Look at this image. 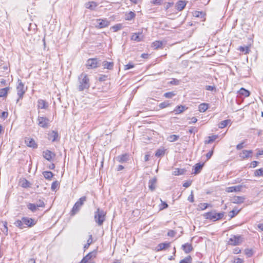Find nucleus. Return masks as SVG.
Here are the masks:
<instances>
[{"label":"nucleus","instance_id":"0eeeda50","mask_svg":"<svg viewBox=\"0 0 263 263\" xmlns=\"http://www.w3.org/2000/svg\"><path fill=\"white\" fill-rule=\"evenodd\" d=\"M18 84L16 87V89H17V93L19 97V98L17 99V102L20 99H22L23 98V95L26 91V89H25V87H24V85L22 83V82L21 80H18Z\"/></svg>","mask_w":263,"mask_h":263},{"label":"nucleus","instance_id":"bb28decb","mask_svg":"<svg viewBox=\"0 0 263 263\" xmlns=\"http://www.w3.org/2000/svg\"><path fill=\"white\" fill-rule=\"evenodd\" d=\"M27 145L29 147H36L37 145L35 143V141L32 139L28 138L25 140Z\"/></svg>","mask_w":263,"mask_h":263},{"label":"nucleus","instance_id":"5701e85b","mask_svg":"<svg viewBox=\"0 0 263 263\" xmlns=\"http://www.w3.org/2000/svg\"><path fill=\"white\" fill-rule=\"evenodd\" d=\"M102 66L104 69H112L114 66V63L104 61L102 63Z\"/></svg>","mask_w":263,"mask_h":263},{"label":"nucleus","instance_id":"37998d69","mask_svg":"<svg viewBox=\"0 0 263 263\" xmlns=\"http://www.w3.org/2000/svg\"><path fill=\"white\" fill-rule=\"evenodd\" d=\"M135 17V14L134 12L132 11H130L128 13L126 14L125 19L126 20H132L133 18Z\"/></svg>","mask_w":263,"mask_h":263},{"label":"nucleus","instance_id":"8fccbe9b","mask_svg":"<svg viewBox=\"0 0 263 263\" xmlns=\"http://www.w3.org/2000/svg\"><path fill=\"white\" fill-rule=\"evenodd\" d=\"M240 210H233L229 213V216L231 218L234 217L235 215H236L239 212Z\"/></svg>","mask_w":263,"mask_h":263},{"label":"nucleus","instance_id":"79ce46f5","mask_svg":"<svg viewBox=\"0 0 263 263\" xmlns=\"http://www.w3.org/2000/svg\"><path fill=\"white\" fill-rule=\"evenodd\" d=\"M170 105H171V103L169 102V101H164L163 102L161 103L159 105V107L161 109H163L164 108L168 107L169 106H170Z\"/></svg>","mask_w":263,"mask_h":263},{"label":"nucleus","instance_id":"e2e57ef3","mask_svg":"<svg viewBox=\"0 0 263 263\" xmlns=\"http://www.w3.org/2000/svg\"><path fill=\"white\" fill-rule=\"evenodd\" d=\"M244 143H245L244 142H241L239 144H237L236 146V149L237 150H240V149H242L244 147V145H243Z\"/></svg>","mask_w":263,"mask_h":263},{"label":"nucleus","instance_id":"6ab92c4d","mask_svg":"<svg viewBox=\"0 0 263 263\" xmlns=\"http://www.w3.org/2000/svg\"><path fill=\"white\" fill-rule=\"evenodd\" d=\"M117 160L120 163L127 162L128 159V155L127 154L118 156L117 157Z\"/></svg>","mask_w":263,"mask_h":263},{"label":"nucleus","instance_id":"49530a36","mask_svg":"<svg viewBox=\"0 0 263 263\" xmlns=\"http://www.w3.org/2000/svg\"><path fill=\"white\" fill-rule=\"evenodd\" d=\"M176 95V93L174 91L165 92L163 96L166 98H172Z\"/></svg>","mask_w":263,"mask_h":263},{"label":"nucleus","instance_id":"a211bd4d","mask_svg":"<svg viewBox=\"0 0 263 263\" xmlns=\"http://www.w3.org/2000/svg\"><path fill=\"white\" fill-rule=\"evenodd\" d=\"M242 187L241 185L230 186L226 188V192L228 193L240 191Z\"/></svg>","mask_w":263,"mask_h":263},{"label":"nucleus","instance_id":"4c0bfd02","mask_svg":"<svg viewBox=\"0 0 263 263\" xmlns=\"http://www.w3.org/2000/svg\"><path fill=\"white\" fill-rule=\"evenodd\" d=\"M185 170L184 169L176 168L173 172V175L178 176L180 175H183L184 174Z\"/></svg>","mask_w":263,"mask_h":263},{"label":"nucleus","instance_id":"ea45409f","mask_svg":"<svg viewBox=\"0 0 263 263\" xmlns=\"http://www.w3.org/2000/svg\"><path fill=\"white\" fill-rule=\"evenodd\" d=\"M192 258L191 256H187L184 259L181 260L179 263H192Z\"/></svg>","mask_w":263,"mask_h":263},{"label":"nucleus","instance_id":"a19ab883","mask_svg":"<svg viewBox=\"0 0 263 263\" xmlns=\"http://www.w3.org/2000/svg\"><path fill=\"white\" fill-rule=\"evenodd\" d=\"M256 177H263V168L256 170L254 172Z\"/></svg>","mask_w":263,"mask_h":263},{"label":"nucleus","instance_id":"e433bc0d","mask_svg":"<svg viewBox=\"0 0 263 263\" xmlns=\"http://www.w3.org/2000/svg\"><path fill=\"white\" fill-rule=\"evenodd\" d=\"M43 174L46 179L49 180H50L53 175V173L50 171H45Z\"/></svg>","mask_w":263,"mask_h":263},{"label":"nucleus","instance_id":"774afa93","mask_svg":"<svg viewBox=\"0 0 263 263\" xmlns=\"http://www.w3.org/2000/svg\"><path fill=\"white\" fill-rule=\"evenodd\" d=\"M258 162L256 161H253L251 163V167L254 168L257 166Z\"/></svg>","mask_w":263,"mask_h":263},{"label":"nucleus","instance_id":"69168bd1","mask_svg":"<svg viewBox=\"0 0 263 263\" xmlns=\"http://www.w3.org/2000/svg\"><path fill=\"white\" fill-rule=\"evenodd\" d=\"M170 83L172 85H178L179 83V81L177 79H173Z\"/></svg>","mask_w":263,"mask_h":263},{"label":"nucleus","instance_id":"cd10ccee","mask_svg":"<svg viewBox=\"0 0 263 263\" xmlns=\"http://www.w3.org/2000/svg\"><path fill=\"white\" fill-rule=\"evenodd\" d=\"M245 198L242 196H235L232 199L233 202L235 203H241L243 202Z\"/></svg>","mask_w":263,"mask_h":263},{"label":"nucleus","instance_id":"2f4dec72","mask_svg":"<svg viewBox=\"0 0 263 263\" xmlns=\"http://www.w3.org/2000/svg\"><path fill=\"white\" fill-rule=\"evenodd\" d=\"M97 6L96 3L94 2H90L86 4V7L90 10H94Z\"/></svg>","mask_w":263,"mask_h":263},{"label":"nucleus","instance_id":"c85d7f7f","mask_svg":"<svg viewBox=\"0 0 263 263\" xmlns=\"http://www.w3.org/2000/svg\"><path fill=\"white\" fill-rule=\"evenodd\" d=\"M209 106L206 103H201L199 105L198 109L200 112H204L208 109Z\"/></svg>","mask_w":263,"mask_h":263},{"label":"nucleus","instance_id":"dca6fc26","mask_svg":"<svg viewBox=\"0 0 263 263\" xmlns=\"http://www.w3.org/2000/svg\"><path fill=\"white\" fill-rule=\"evenodd\" d=\"M157 183V178L156 177H154L152 179H150L148 182V187L149 190L152 191L155 190L156 188V184Z\"/></svg>","mask_w":263,"mask_h":263},{"label":"nucleus","instance_id":"f257e3e1","mask_svg":"<svg viewBox=\"0 0 263 263\" xmlns=\"http://www.w3.org/2000/svg\"><path fill=\"white\" fill-rule=\"evenodd\" d=\"M90 80L88 75L83 72L78 77V89L79 91H82L90 87Z\"/></svg>","mask_w":263,"mask_h":263},{"label":"nucleus","instance_id":"3c124183","mask_svg":"<svg viewBox=\"0 0 263 263\" xmlns=\"http://www.w3.org/2000/svg\"><path fill=\"white\" fill-rule=\"evenodd\" d=\"M209 204L206 203H201L199 204L198 207L201 210H204L206 209L208 206Z\"/></svg>","mask_w":263,"mask_h":263},{"label":"nucleus","instance_id":"4be33fe9","mask_svg":"<svg viewBox=\"0 0 263 263\" xmlns=\"http://www.w3.org/2000/svg\"><path fill=\"white\" fill-rule=\"evenodd\" d=\"M142 37L141 33H134L131 37V40L136 42H140L142 40Z\"/></svg>","mask_w":263,"mask_h":263},{"label":"nucleus","instance_id":"052dcab7","mask_svg":"<svg viewBox=\"0 0 263 263\" xmlns=\"http://www.w3.org/2000/svg\"><path fill=\"white\" fill-rule=\"evenodd\" d=\"M176 234V232L173 230H170L167 232V236L170 237H174Z\"/></svg>","mask_w":263,"mask_h":263},{"label":"nucleus","instance_id":"680f3d73","mask_svg":"<svg viewBox=\"0 0 263 263\" xmlns=\"http://www.w3.org/2000/svg\"><path fill=\"white\" fill-rule=\"evenodd\" d=\"M245 252H246V254L248 257H251L252 255V254H253V252H252V251L251 250L247 249V250H246Z\"/></svg>","mask_w":263,"mask_h":263},{"label":"nucleus","instance_id":"9d476101","mask_svg":"<svg viewBox=\"0 0 263 263\" xmlns=\"http://www.w3.org/2000/svg\"><path fill=\"white\" fill-rule=\"evenodd\" d=\"M39 125L43 128H47L49 126V120L44 117H39L37 119Z\"/></svg>","mask_w":263,"mask_h":263},{"label":"nucleus","instance_id":"aec40b11","mask_svg":"<svg viewBox=\"0 0 263 263\" xmlns=\"http://www.w3.org/2000/svg\"><path fill=\"white\" fill-rule=\"evenodd\" d=\"M170 242H164L159 244L157 248V251H160L166 249L170 247Z\"/></svg>","mask_w":263,"mask_h":263},{"label":"nucleus","instance_id":"473e14b6","mask_svg":"<svg viewBox=\"0 0 263 263\" xmlns=\"http://www.w3.org/2000/svg\"><path fill=\"white\" fill-rule=\"evenodd\" d=\"M152 45L154 49H158L162 47L163 42L160 41H156L153 43Z\"/></svg>","mask_w":263,"mask_h":263},{"label":"nucleus","instance_id":"603ef678","mask_svg":"<svg viewBox=\"0 0 263 263\" xmlns=\"http://www.w3.org/2000/svg\"><path fill=\"white\" fill-rule=\"evenodd\" d=\"M134 67V65L132 63H129L128 64L124 66V70H128L130 68H133Z\"/></svg>","mask_w":263,"mask_h":263},{"label":"nucleus","instance_id":"864d4df0","mask_svg":"<svg viewBox=\"0 0 263 263\" xmlns=\"http://www.w3.org/2000/svg\"><path fill=\"white\" fill-rule=\"evenodd\" d=\"M194 16L197 17H202L203 16V13L200 11H195L194 13Z\"/></svg>","mask_w":263,"mask_h":263},{"label":"nucleus","instance_id":"09e8293b","mask_svg":"<svg viewBox=\"0 0 263 263\" xmlns=\"http://www.w3.org/2000/svg\"><path fill=\"white\" fill-rule=\"evenodd\" d=\"M122 28V25L120 24H116L111 27L114 32H116Z\"/></svg>","mask_w":263,"mask_h":263},{"label":"nucleus","instance_id":"bf43d9fd","mask_svg":"<svg viewBox=\"0 0 263 263\" xmlns=\"http://www.w3.org/2000/svg\"><path fill=\"white\" fill-rule=\"evenodd\" d=\"M205 89L209 91H213L216 89V88L214 86L208 85L205 86Z\"/></svg>","mask_w":263,"mask_h":263},{"label":"nucleus","instance_id":"6e6552de","mask_svg":"<svg viewBox=\"0 0 263 263\" xmlns=\"http://www.w3.org/2000/svg\"><path fill=\"white\" fill-rule=\"evenodd\" d=\"M97 24H95V26L97 28L101 29L107 27L109 25V22L106 18L104 19H97L96 21Z\"/></svg>","mask_w":263,"mask_h":263},{"label":"nucleus","instance_id":"7c9ffc66","mask_svg":"<svg viewBox=\"0 0 263 263\" xmlns=\"http://www.w3.org/2000/svg\"><path fill=\"white\" fill-rule=\"evenodd\" d=\"M185 107L184 106H177L174 109V111L175 112V114L177 115L182 112L185 110Z\"/></svg>","mask_w":263,"mask_h":263},{"label":"nucleus","instance_id":"f8f14e48","mask_svg":"<svg viewBox=\"0 0 263 263\" xmlns=\"http://www.w3.org/2000/svg\"><path fill=\"white\" fill-rule=\"evenodd\" d=\"M59 134L57 132L52 130L49 132L48 134V139L51 140L52 142H54L58 140Z\"/></svg>","mask_w":263,"mask_h":263},{"label":"nucleus","instance_id":"b1692460","mask_svg":"<svg viewBox=\"0 0 263 263\" xmlns=\"http://www.w3.org/2000/svg\"><path fill=\"white\" fill-rule=\"evenodd\" d=\"M238 93L240 95L245 97H249L250 95V91L244 88H241L238 91Z\"/></svg>","mask_w":263,"mask_h":263},{"label":"nucleus","instance_id":"393cba45","mask_svg":"<svg viewBox=\"0 0 263 263\" xmlns=\"http://www.w3.org/2000/svg\"><path fill=\"white\" fill-rule=\"evenodd\" d=\"M203 165H204V163L201 164L200 163H197L196 164H195V165L194 166V174H198L201 170L202 167L203 166Z\"/></svg>","mask_w":263,"mask_h":263},{"label":"nucleus","instance_id":"5fc2aeb1","mask_svg":"<svg viewBox=\"0 0 263 263\" xmlns=\"http://www.w3.org/2000/svg\"><path fill=\"white\" fill-rule=\"evenodd\" d=\"M3 69L4 70V72H5V74H9V73L10 72V69H9V68L7 65H4L3 67Z\"/></svg>","mask_w":263,"mask_h":263},{"label":"nucleus","instance_id":"58836bf2","mask_svg":"<svg viewBox=\"0 0 263 263\" xmlns=\"http://www.w3.org/2000/svg\"><path fill=\"white\" fill-rule=\"evenodd\" d=\"M218 136L217 135H213L212 136L208 137V140L205 141V144H210L213 142L214 141H215L217 138Z\"/></svg>","mask_w":263,"mask_h":263},{"label":"nucleus","instance_id":"f704fd0d","mask_svg":"<svg viewBox=\"0 0 263 263\" xmlns=\"http://www.w3.org/2000/svg\"><path fill=\"white\" fill-rule=\"evenodd\" d=\"M179 138V136L178 135H171L167 138V139L168 141L173 142L177 141Z\"/></svg>","mask_w":263,"mask_h":263},{"label":"nucleus","instance_id":"a18cd8bd","mask_svg":"<svg viewBox=\"0 0 263 263\" xmlns=\"http://www.w3.org/2000/svg\"><path fill=\"white\" fill-rule=\"evenodd\" d=\"M59 185V183L58 181H55L52 183L51 189L52 191H54L57 190Z\"/></svg>","mask_w":263,"mask_h":263},{"label":"nucleus","instance_id":"f03ea898","mask_svg":"<svg viewBox=\"0 0 263 263\" xmlns=\"http://www.w3.org/2000/svg\"><path fill=\"white\" fill-rule=\"evenodd\" d=\"M36 223V221L34 219L28 217H23L22 218L21 220H16L14 224L20 229H23L26 227H32L34 226Z\"/></svg>","mask_w":263,"mask_h":263},{"label":"nucleus","instance_id":"338daca9","mask_svg":"<svg viewBox=\"0 0 263 263\" xmlns=\"http://www.w3.org/2000/svg\"><path fill=\"white\" fill-rule=\"evenodd\" d=\"M8 115V113L7 111H3L1 113V118L6 119Z\"/></svg>","mask_w":263,"mask_h":263},{"label":"nucleus","instance_id":"c9c22d12","mask_svg":"<svg viewBox=\"0 0 263 263\" xmlns=\"http://www.w3.org/2000/svg\"><path fill=\"white\" fill-rule=\"evenodd\" d=\"M165 151L164 148L158 149L156 152L155 156L158 157L163 156L165 154Z\"/></svg>","mask_w":263,"mask_h":263},{"label":"nucleus","instance_id":"7ed1b4c3","mask_svg":"<svg viewBox=\"0 0 263 263\" xmlns=\"http://www.w3.org/2000/svg\"><path fill=\"white\" fill-rule=\"evenodd\" d=\"M106 213L99 208L94 213V219L99 226H101L105 220Z\"/></svg>","mask_w":263,"mask_h":263},{"label":"nucleus","instance_id":"de8ad7c7","mask_svg":"<svg viewBox=\"0 0 263 263\" xmlns=\"http://www.w3.org/2000/svg\"><path fill=\"white\" fill-rule=\"evenodd\" d=\"M10 85V80H5L4 79H1V87L3 86H7Z\"/></svg>","mask_w":263,"mask_h":263},{"label":"nucleus","instance_id":"f3484780","mask_svg":"<svg viewBox=\"0 0 263 263\" xmlns=\"http://www.w3.org/2000/svg\"><path fill=\"white\" fill-rule=\"evenodd\" d=\"M94 252H90L88 254H87L85 257H83L82 260L81 261L80 263H87L93 257H95Z\"/></svg>","mask_w":263,"mask_h":263},{"label":"nucleus","instance_id":"4d7b16f0","mask_svg":"<svg viewBox=\"0 0 263 263\" xmlns=\"http://www.w3.org/2000/svg\"><path fill=\"white\" fill-rule=\"evenodd\" d=\"M198 132V129L196 127H192L191 128H190L189 130V132L190 133V134H192L193 133L194 134H195L196 133H197Z\"/></svg>","mask_w":263,"mask_h":263},{"label":"nucleus","instance_id":"2eb2a0df","mask_svg":"<svg viewBox=\"0 0 263 263\" xmlns=\"http://www.w3.org/2000/svg\"><path fill=\"white\" fill-rule=\"evenodd\" d=\"M181 248L186 254L191 252L193 249L192 244L189 243H186L182 245Z\"/></svg>","mask_w":263,"mask_h":263},{"label":"nucleus","instance_id":"6e6d98bb","mask_svg":"<svg viewBox=\"0 0 263 263\" xmlns=\"http://www.w3.org/2000/svg\"><path fill=\"white\" fill-rule=\"evenodd\" d=\"M36 204H37L36 206H37L38 208L44 207V206H45L44 202L41 200H40L39 201H37V202L36 203Z\"/></svg>","mask_w":263,"mask_h":263},{"label":"nucleus","instance_id":"0e129e2a","mask_svg":"<svg viewBox=\"0 0 263 263\" xmlns=\"http://www.w3.org/2000/svg\"><path fill=\"white\" fill-rule=\"evenodd\" d=\"M233 263H243V260L240 258H235Z\"/></svg>","mask_w":263,"mask_h":263},{"label":"nucleus","instance_id":"1a4fd4ad","mask_svg":"<svg viewBox=\"0 0 263 263\" xmlns=\"http://www.w3.org/2000/svg\"><path fill=\"white\" fill-rule=\"evenodd\" d=\"M86 66L88 69L95 68L99 66L97 59H89L87 60Z\"/></svg>","mask_w":263,"mask_h":263},{"label":"nucleus","instance_id":"c756f323","mask_svg":"<svg viewBox=\"0 0 263 263\" xmlns=\"http://www.w3.org/2000/svg\"><path fill=\"white\" fill-rule=\"evenodd\" d=\"M230 123L231 120L229 119L222 121L218 124V127L220 128H223L226 127L229 123Z\"/></svg>","mask_w":263,"mask_h":263},{"label":"nucleus","instance_id":"13d9d810","mask_svg":"<svg viewBox=\"0 0 263 263\" xmlns=\"http://www.w3.org/2000/svg\"><path fill=\"white\" fill-rule=\"evenodd\" d=\"M162 0H151V3L154 5H160Z\"/></svg>","mask_w":263,"mask_h":263},{"label":"nucleus","instance_id":"412c9836","mask_svg":"<svg viewBox=\"0 0 263 263\" xmlns=\"http://www.w3.org/2000/svg\"><path fill=\"white\" fill-rule=\"evenodd\" d=\"M37 106L40 109H46L48 107V104L45 101L40 99L37 101Z\"/></svg>","mask_w":263,"mask_h":263},{"label":"nucleus","instance_id":"4468645a","mask_svg":"<svg viewBox=\"0 0 263 263\" xmlns=\"http://www.w3.org/2000/svg\"><path fill=\"white\" fill-rule=\"evenodd\" d=\"M253 153L252 150H243L242 153L240 154V157L245 159L251 157Z\"/></svg>","mask_w":263,"mask_h":263},{"label":"nucleus","instance_id":"c03bdc74","mask_svg":"<svg viewBox=\"0 0 263 263\" xmlns=\"http://www.w3.org/2000/svg\"><path fill=\"white\" fill-rule=\"evenodd\" d=\"M239 50L240 51L244 52L245 54L248 53L250 51L249 46H240L239 48Z\"/></svg>","mask_w":263,"mask_h":263},{"label":"nucleus","instance_id":"20e7f679","mask_svg":"<svg viewBox=\"0 0 263 263\" xmlns=\"http://www.w3.org/2000/svg\"><path fill=\"white\" fill-rule=\"evenodd\" d=\"M224 216V212L216 213L215 211H212L203 214V216L207 219L216 221L221 219Z\"/></svg>","mask_w":263,"mask_h":263},{"label":"nucleus","instance_id":"9b49d317","mask_svg":"<svg viewBox=\"0 0 263 263\" xmlns=\"http://www.w3.org/2000/svg\"><path fill=\"white\" fill-rule=\"evenodd\" d=\"M43 156L45 159L49 161H51L55 157V154L49 150L43 152Z\"/></svg>","mask_w":263,"mask_h":263},{"label":"nucleus","instance_id":"ddd939ff","mask_svg":"<svg viewBox=\"0 0 263 263\" xmlns=\"http://www.w3.org/2000/svg\"><path fill=\"white\" fill-rule=\"evenodd\" d=\"M186 5V3L185 1H179L176 4V9L179 11H182Z\"/></svg>","mask_w":263,"mask_h":263},{"label":"nucleus","instance_id":"423d86ee","mask_svg":"<svg viewBox=\"0 0 263 263\" xmlns=\"http://www.w3.org/2000/svg\"><path fill=\"white\" fill-rule=\"evenodd\" d=\"M243 239L241 235H232L229 240L228 243L232 246L239 245L242 243Z\"/></svg>","mask_w":263,"mask_h":263},{"label":"nucleus","instance_id":"72a5a7b5","mask_svg":"<svg viewBox=\"0 0 263 263\" xmlns=\"http://www.w3.org/2000/svg\"><path fill=\"white\" fill-rule=\"evenodd\" d=\"M36 205L37 204H36L29 203L27 204V206L28 209H29L32 212H34L39 208L37 206H36Z\"/></svg>","mask_w":263,"mask_h":263},{"label":"nucleus","instance_id":"39448f33","mask_svg":"<svg viewBox=\"0 0 263 263\" xmlns=\"http://www.w3.org/2000/svg\"><path fill=\"white\" fill-rule=\"evenodd\" d=\"M86 201V197L83 196L77 201L73 205L71 210V215L76 214L80 209L81 207L83 205L84 202Z\"/></svg>","mask_w":263,"mask_h":263},{"label":"nucleus","instance_id":"a878e982","mask_svg":"<svg viewBox=\"0 0 263 263\" xmlns=\"http://www.w3.org/2000/svg\"><path fill=\"white\" fill-rule=\"evenodd\" d=\"M10 89V87L9 85L5 86L4 88L1 87V97H6Z\"/></svg>","mask_w":263,"mask_h":263}]
</instances>
